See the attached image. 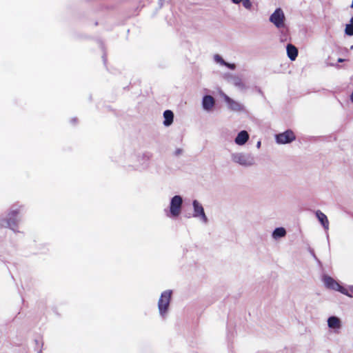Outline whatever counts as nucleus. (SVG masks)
Returning <instances> with one entry per match:
<instances>
[{
  "label": "nucleus",
  "mask_w": 353,
  "mask_h": 353,
  "mask_svg": "<svg viewBox=\"0 0 353 353\" xmlns=\"http://www.w3.org/2000/svg\"><path fill=\"white\" fill-rule=\"evenodd\" d=\"M172 296L171 290H165L162 292L161 297L159 300L158 307L160 314L163 316L169 307L170 299Z\"/></svg>",
  "instance_id": "obj_1"
},
{
  "label": "nucleus",
  "mask_w": 353,
  "mask_h": 353,
  "mask_svg": "<svg viewBox=\"0 0 353 353\" xmlns=\"http://www.w3.org/2000/svg\"><path fill=\"white\" fill-rule=\"evenodd\" d=\"M324 283L327 288L332 289L341 292L342 294L347 295V296H352V294H349V290L347 288L341 286L337 283L333 278L329 276L324 277Z\"/></svg>",
  "instance_id": "obj_2"
},
{
  "label": "nucleus",
  "mask_w": 353,
  "mask_h": 353,
  "mask_svg": "<svg viewBox=\"0 0 353 353\" xmlns=\"http://www.w3.org/2000/svg\"><path fill=\"white\" fill-rule=\"evenodd\" d=\"M183 199L181 196L176 195L171 199L170 212L172 216H178L181 212Z\"/></svg>",
  "instance_id": "obj_3"
},
{
  "label": "nucleus",
  "mask_w": 353,
  "mask_h": 353,
  "mask_svg": "<svg viewBox=\"0 0 353 353\" xmlns=\"http://www.w3.org/2000/svg\"><path fill=\"white\" fill-rule=\"evenodd\" d=\"M284 14L281 8L276 9L273 14L270 16V20L277 28L283 26Z\"/></svg>",
  "instance_id": "obj_4"
},
{
  "label": "nucleus",
  "mask_w": 353,
  "mask_h": 353,
  "mask_svg": "<svg viewBox=\"0 0 353 353\" xmlns=\"http://www.w3.org/2000/svg\"><path fill=\"white\" fill-rule=\"evenodd\" d=\"M296 137L292 130H287L283 133L279 134L276 137V141L279 143H288L293 141Z\"/></svg>",
  "instance_id": "obj_5"
},
{
  "label": "nucleus",
  "mask_w": 353,
  "mask_h": 353,
  "mask_svg": "<svg viewBox=\"0 0 353 353\" xmlns=\"http://www.w3.org/2000/svg\"><path fill=\"white\" fill-rule=\"evenodd\" d=\"M193 207H194V217H201L202 221L204 223H207L208 218L204 212L203 208L201 203H199L196 200L193 201Z\"/></svg>",
  "instance_id": "obj_6"
},
{
  "label": "nucleus",
  "mask_w": 353,
  "mask_h": 353,
  "mask_svg": "<svg viewBox=\"0 0 353 353\" xmlns=\"http://www.w3.org/2000/svg\"><path fill=\"white\" fill-rule=\"evenodd\" d=\"M249 139V134L248 133L245 131V130H243L241 132H240L238 135L236 136V139H235V143L238 145H243L245 144L247 141Z\"/></svg>",
  "instance_id": "obj_7"
},
{
  "label": "nucleus",
  "mask_w": 353,
  "mask_h": 353,
  "mask_svg": "<svg viewBox=\"0 0 353 353\" xmlns=\"http://www.w3.org/2000/svg\"><path fill=\"white\" fill-rule=\"evenodd\" d=\"M214 99L210 95H206L203 99V106L205 110H211L214 105Z\"/></svg>",
  "instance_id": "obj_8"
},
{
  "label": "nucleus",
  "mask_w": 353,
  "mask_h": 353,
  "mask_svg": "<svg viewBox=\"0 0 353 353\" xmlns=\"http://www.w3.org/2000/svg\"><path fill=\"white\" fill-rule=\"evenodd\" d=\"M225 100L229 105V108L231 110H235V111H241L243 110V106L241 103L231 99L229 97H226Z\"/></svg>",
  "instance_id": "obj_9"
},
{
  "label": "nucleus",
  "mask_w": 353,
  "mask_h": 353,
  "mask_svg": "<svg viewBox=\"0 0 353 353\" xmlns=\"http://www.w3.org/2000/svg\"><path fill=\"white\" fill-rule=\"evenodd\" d=\"M316 216L318 218L319 221L323 225L325 229H328L329 228V221L327 216L321 212L320 210H317L316 212Z\"/></svg>",
  "instance_id": "obj_10"
},
{
  "label": "nucleus",
  "mask_w": 353,
  "mask_h": 353,
  "mask_svg": "<svg viewBox=\"0 0 353 353\" xmlns=\"http://www.w3.org/2000/svg\"><path fill=\"white\" fill-rule=\"evenodd\" d=\"M287 54H288V57L292 61H294L297 57L298 50L294 46H293L292 44H288L287 46Z\"/></svg>",
  "instance_id": "obj_11"
},
{
  "label": "nucleus",
  "mask_w": 353,
  "mask_h": 353,
  "mask_svg": "<svg viewBox=\"0 0 353 353\" xmlns=\"http://www.w3.org/2000/svg\"><path fill=\"white\" fill-rule=\"evenodd\" d=\"M328 326L333 329H339L341 327V321L336 316H331L327 320Z\"/></svg>",
  "instance_id": "obj_12"
},
{
  "label": "nucleus",
  "mask_w": 353,
  "mask_h": 353,
  "mask_svg": "<svg viewBox=\"0 0 353 353\" xmlns=\"http://www.w3.org/2000/svg\"><path fill=\"white\" fill-rule=\"evenodd\" d=\"M163 117H164L163 124L165 126H169L172 123L173 119H174V114L171 110H165L163 112Z\"/></svg>",
  "instance_id": "obj_13"
},
{
  "label": "nucleus",
  "mask_w": 353,
  "mask_h": 353,
  "mask_svg": "<svg viewBox=\"0 0 353 353\" xmlns=\"http://www.w3.org/2000/svg\"><path fill=\"white\" fill-rule=\"evenodd\" d=\"M286 232L285 230L283 228H278L274 230L273 232V236L274 238H279L283 237L285 235Z\"/></svg>",
  "instance_id": "obj_14"
},
{
  "label": "nucleus",
  "mask_w": 353,
  "mask_h": 353,
  "mask_svg": "<svg viewBox=\"0 0 353 353\" xmlns=\"http://www.w3.org/2000/svg\"><path fill=\"white\" fill-rule=\"evenodd\" d=\"M345 32L347 35H353V17L350 19V23L346 25Z\"/></svg>",
  "instance_id": "obj_15"
},
{
  "label": "nucleus",
  "mask_w": 353,
  "mask_h": 353,
  "mask_svg": "<svg viewBox=\"0 0 353 353\" xmlns=\"http://www.w3.org/2000/svg\"><path fill=\"white\" fill-rule=\"evenodd\" d=\"M19 214V209L12 210L10 211V212L9 213V220L8 221L9 226L11 227L12 219H14L15 217H17Z\"/></svg>",
  "instance_id": "obj_16"
},
{
  "label": "nucleus",
  "mask_w": 353,
  "mask_h": 353,
  "mask_svg": "<svg viewBox=\"0 0 353 353\" xmlns=\"http://www.w3.org/2000/svg\"><path fill=\"white\" fill-rule=\"evenodd\" d=\"M236 161L237 163H240L241 165H247L246 159L242 155H239V156L236 157Z\"/></svg>",
  "instance_id": "obj_17"
},
{
  "label": "nucleus",
  "mask_w": 353,
  "mask_h": 353,
  "mask_svg": "<svg viewBox=\"0 0 353 353\" xmlns=\"http://www.w3.org/2000/svg\"><path fill=\"white\" fill-rule=\"evenodd\" d=\"M242 1V3H243V6L247 8V9H250L251 7H252V3L250 1V0H241Z\"/></svg>",
  "instance_id": "obj_18"
},
{
  "label": "nucleus",
  "mask_w": 353,
  "mask_h": 353,
  "mask_svg": "<svg viewBox=\"0 0 353 353\" xmlns=\"http://www.w3.org/2000/svg\"><path fill=\"white\" fill-rule=\"evenodd\" d=\"M215 59L217 61L220 62L221 64H223V65L226 64V62H225V61L221 57H220L219 55H216Z\"/></svg>",
  "instance_id": "obj_19"
},
{
  "label": "nucleus",
  "mask_w": 353,
  "mask_h": 353,
  "mask_svg": "<svg viewBox=\"0 0 353 353\" xmlns=\"http://www.w3.org/2000/svg\"><path fill=\"white\" fill-rule=\"evenodd\" d=\"M224 65L228 66L229 68L232 69V70L235 68V65L234 64H230V63H226V64H224Z\"/></svg>",
  "instance_id": "obj_20"
},
{
  "label": "nucleus",
  "mask_w": 353,
  "mask_h": 353,
  "mask_svg": "<svg viewBox=\"0 0 353 353\" xmlns=\"http://www.w3.org/2000/svg\"><path fill=\"white\" fill-rule=\"evenodd\" d=\"M347 290H349V294H352V296H353V286H351L349 289H347Z\"/></svg>",
  "instance_id": "obj_21"
},
{
  "label": "nucleus",
  "mask_w": 353,
  "mask_h": 353,
  "mask_svg": "<svg viewBox=\"0 0 353 353\" xmlns=\"http://www.w3.org/2000/svg\"><path fill=\"white\" fill-rule=\"evenodd\" d=\"M232 1L234 3H239L241 1V0H232Z\"/></svg>",
  "instance_id": "obj_22"
},
{
  "label": "nucleus",
  "mask_w": 353,
  "mask_h": 353,
  "mask_svg": "<svg viewBox=\"0 0 353 353\" xmlns=\"http://www.w3.org/2000/svg\"><path fill=\"white\" fill-rule=\"evenodd\" d=\"M344 61H345V60H344L343 59H341V58H339V59H338V62H339V63H342V62H343Z\"/></svg>",
  "instance_id": "obj_23"
},
{
  "label": "nucleus",
  "mask_w": 353,
  "mask_h": 353,
  "mask_svg": "<svg viewBox=\"0 0 353 353\" xmlns=\"http://www.w3.org/2000/svg\"><path fill=\"white\" fill-rule=\"evenodd\" d=\"M181 150L179 149V150H177L176 151V154H179L181 153Z\"/></svg>",
  "instance_id": "obj_24"
},
{
  "label": "nucleus",
  "mask_w": 353,
  "mask_h": 353,
  "mask_svg": "<svg viewBox=\"0 0 353 353\" xmlns=\"http://www.w3.org/2000/svg\"><path fill=\"white\" fill-rule=\"evenodd\" d=\"M351 8H353V0H352V4H351Z\"/></svg>",
  "instance_id": "obj_25"
},
{
  "label": "nucleus",
  "mask_w": 353,
  "mask_h": 353,
  "mask_svg": "<svg viewBox=\"0 0 353 353\" xmlns=\"http://www.w3.org/2000/svg\"><path fill=\"white\" fill-rule=\"evenodd\" d=\"M257 145L259 146L261 145V142H258Z\"/></svg>",
  "instance_id": "obj_26"
}]
</instances>
